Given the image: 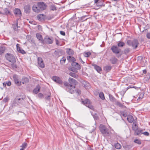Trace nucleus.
I'll use <instances>...</instances> for the list:
<instances>
[{"label": "nucleus", "mask_w": 150, "mask_h": 150, "mask_svg": "<svg viewBox=\"0 0 150 150\" xmlns=\"http://www.w3.org/2000/svg\"><path fill=\"white\" fill-rule=\"evenodd\" d=\"M127 44L129 46H132L134 49H135L138 47L139 43L137 40L134 39L133 40H128Z\"/></svg>", "instance_id": "1"}, {"label": "nucleus", "mask_w": 150, "mask_h": 150, "mask_svg": "<svg viewBox=\"0 0 150 150\" xmlns=\"http://www.w3.org/2000/svg\"><path fill=\"white\" fill-rule=\"evenodd\" d=\"M5 57L8 61L12 63H15L16 59L15 57L11 54L7 53L5 55Z\"/></svg>", "instance_id": "2"}, {"label": "nucleus", "mask_w": 150, "mask_h": 150, "mask_svg": "<svg viewBox=\"0 0 150 150\" xmlns=\"http://www.w3.org/2000/svg\"><path fill=\"white\" fill-rule=\"evenodd\" d=\"M99 128L101 132L104 135H107L109 134V131L108 129L105 125L102 124L100 125Z\"/></svg>", "instance_id": "3"}, {"label": "nucleus", "mask_w": 150, "mask_h": 150, "mask_svg": "<svg viewBox=\"0 0 150 150\" xmlns=\"http://www.w3.org/2000/svg\"><path fill=\"white\" fill-rule=\"evenodd\" d=\"M104 1L103 0H94V9H98L103 5Z\"/></svg>", "instance_id": "4"}, {"label": "nucleus", "mask_w": 150, "mask_h": 150, "mask_svg": "<svg viewBox=\"0 0 150 150\" xmlns=\"http://www.w3.org/2000/svg\"><path fill=\"white\" fill-rule=\"evenodd\" d=\"M82 103L86 106L91 110H94L93 107L91 105V102L88 99H86L82 101Z\"/></svg>", "instance_id": "5"}, {"label": "nucleus", "mask_w": 150, "mask_h": 150, "mask_svg": "<svg viewBox=\"0 0 150 150\" xmlns=\"http://www.w3.org/2000/svg\"><path fill=\"white\" fill-rule=\"evenodd\" d=\"M13 77L15 83L18 86H21V81H20V77L16 74H14L13 75Z\"/></svg>", "instance_id": "6"}, {"label": "nucleus", "mask_w": 150, "mask_h": 150, "mask_svg": "<svg viewBox=\"0 0 150 150\" xmlns=\"http://www.w3.org/2000/svg\"><path fill=\"white\" fill-rule=\"evenodd\" d=\"M52 80L61 86L62 87L63 82L59 77L57 76H53L52 78Z\"/></svg>", "instance_id": "7"}, {"label": "nucleus", "mask_w": 150, "mask_h": 150, "mask_svg": "<svg viewBox=\"0 0 150 150\" xmlns=\"http://www.w3.org/2000/svg\"><path fill=\"white\" fill-rule=\"evenodd\" d=\"M38 7L40 11L45 10L47 7L46 4L43 2H40L38 3Z\"/></svg>", "instance_id": "8"}, {"label": "nucleus", "mask_w": 150, "mask_h": 150, "mask_svg": "<svg viewBox=\"0 0 150 150\" xmlns=\"http://www.w3.org/2000/svg\"><path fill=\"white\" fill-rule=\"evenodd\" d=\"M69 86H71L74 87V88H75V86L77 83V81L75 79L70 78L69 79Z\"/></svg>", "instance_id": "9"}, {"label": "nucleus", "mask_w": 150, "mask_h": 150, "mask_svg": "<svg viewBox=\"0 0 150 150\" xmlns=\"http://www.w3.org/2000/svg\"><path fill=\"white\" fill-rule=\"evenodd\" d=\"M111 50L112 52L115 54L119 53L121 51V49L117 46H112L111 48Z\"/></svg>", "instance_id": "10"}, {"label": "nucleus", "mask_w": 150, "mask_h": 150, "mask_svg": "<svg viewBox=\"0 0 150 150\" xmlns=\"http://www.w3.org/2000/svg\"><path fill=\"white\" fill-rule=\"evenodd\" d=\"M38 64L39 67L41 68H43L45 67V64L42 58L38 57Z\"/></svg>", "instance_id": "11"}, {"label": "nucleus", "mask_w": 150, "mask_h": 150, "mask_svg": "<svg viewBox=\"0 0 150 150\" xmlns=\"http://www.w3.org/2000/svg\"><path fill=\"white\" fill-rule=\"evenodd\" d=\"M44 44H52L53 42V40L52 38H45L44 39Z\"/></svg>", "instance_id": "12"}, {"label": "nucleus", "mask_w": 150, "mask_h": 150, "mask_svg": "<svg viewBox=\"0 0 150 150\" xmlns=\"http://www.w3.org/2000/svg\"><path fill=\"white\" fill-rule=\"evenodd\" d=\"M13 13L16 16L20 17L21 16V10L18 8H16L14 9Z\"/></svg>", "instance_id": "13"}, {"label": "nucleus", "mask_w": 150, "mask_h": 150, "mask_svg": "<svg viewBox=\"0 0 150 150\" xmlns=\"http://www.w3.org/2000/svg\"><path fill=\"white\" fill-rule=\"evenodd\" d=\"M36 36L37 38L40 42L43 44H44V40L43 39L42 35L39 33H37L36 34Z\"/></svg>", "instance_id": "14"}, {"label": "nucleus", "mask_w": 150, "mask_h": 150, "mask_svg": "<svg viewBox=\"0 0 150 150\" xmlns=\"http://www.w3.org/2000/svg\"><path fill=\"white\" fill-rule=\"evenodd\" d=\"M82 85L86 89H88L90 88L91 86L90 83L87 81L83 80L82 81Z\"/></svg>", "instance_id": "15"}, {"label": "nucleus", "mask_w": 150, "mask_h": 150, "mask_svg": "<svg viewBox=\"0 0 150 150\" xmlns=\"http://www.w3.org/2000/svg\"><path fill=\"white\" fill-rule=\"evenodd\" d=\"M71 65L76 70H80L81 69V66L80 64L78 63L74 62L71 63Z\"/></svg>", "instance_id": "16"}, {"label": "nucleus", "mask_w": 150, "mask_h": 150, "mask_svg": "<svg viewBox=\"0 0 150 150\" xmlns=\"http://www.w3.org/2000/svg\"><path fill=\"white\" fill-rule=\"evenodd\" d=\"M33 11L36 13H39L40 12V8L38 7V4L37 3V4H34L32 7Z\"/></svg>", "instance_id": "17"}, {"label": "nucleus", "mask_w": 150, "mask_h": 150, "mask_svg": "<svg viewBox=\"0 0 150 150\" xmlns=\"http://www.w3.org/2000/svg\"><path fill=\"white\" fill-rule=\"evenodd\" d=\"M66 53L69 56H73L74 54V51L70 48H67L66 49Z\"/></svg>", "instance_id": "18"}, {"label": "nucleus", "mask_w": 150, "mask_h": 150, "mask_svg": "<svg viewBox=\"0 0 150 150\" xmlns=\"http://www.w3.org/2000/svg\"><path fill=\"white\" fill-rule=\"evenodd\" d=\"M74 87H73V86H69L65 88V89L67 92H69V93H74Z\"/></svg>", "instance_id": "19"}, {"label": "nucleus", "mask_w": 150, "mask_h": 150, "mask_svg": "<svg viewBox=\"0 0 150 150\" xmlns=\"http://www.w3.org/2000/svg\"><path fill=\"white\" fill-rule=\"evenodd\" d=\"M24 100L22 98H18L16 97L14 100L15 103L18 104V103H21L23 102Z\"/></svg>", "instance_id": "20"}, {"label": "nucleus", "mask_w": 150, "mask_h": 150, "mask_svg": "<svg viewBox=\"0 0 150 150\" xmlns=\"http://www.w3.org/2000/svg\"><path fill=\"white\" fill-rule=\"evenodd\" d=\"M67 59L69 62H74L76 61V59L71 56H67Z\"/></svg>", "instance_id": "21"}, {"label": "nucleus", "mask_w": 150, "mask_h": 150, "mask_svg": "<svg viewBox=\"0 0 150 150\" xmlns=\"http://www.w3.org/2000/svg\"><path fill=\"white\" fill-rule=\"evenodd\" d=\"M45 18V15L43 14H40L37 16V19L40 21L44 20Z\"/></svg>", "instance_id": "22"}, {"label": "nucleus", "mask_w": 150, "mask_h": 150, "mask_svg": "<svg viewBox=\"0 0 150 150\" xmlns=\"http://www.w3.org/2000/svg\"><path fill=\"white\" fill-rule=\"evenodd\" d=\"M51 94L50 93L48 95H47V96L45 97V99L46 103L50 102L51 99Z\"/></svg>", "instance_id": "23"}, {"label": "nucleus", "mask_w": 150, "mask_h": 150, "mask_svg": "<svg viewBox=\"0 0 150 150\" xmlns=\"http://www.w3.org/2000/svg\"><path fill=\"white\" fill-rule=\"evenodd\" d=\"M21 83L23 84H25L29 82L28 79L26 77H23L22 79Z\"/></svg>", "instance_id": "24"}, {"label": "nucleus", "mask_w": 150, "mask_h": 150, "mask_svg": "<svg viewBox=\"0 0 150 150\" xmlns=\"http://www.w3.org/2000/svg\"><path fill=\"white\" fill-rule=\"evenodd\" d=\"M112 68V67L109 65L105 66L104 67V70L107 72L110 71Z\"/></svg>", "instance_id": "25"}, {"label": "nucleus", "mask_w": 150, "mask_h": 150, "mask_svg": "<svg viewBox=\"0 0 150 150\" xmlns=\"http://www.w3.org/2000/svg\"><path fill=\"white\" fill-rule=\"evenodd\" d=\"M4 15H6L7 16L11 15V13L10 11V10L8 8H4Z\"/></svg>", "instance_id": "26"}, {"label": "nucleus", "mask_w": 150, "mask_h": 150, "mask_svg": "<svg viewBox=\"0 0 150 150\" xmlns=\"http://www.w3.org/2000/svg\"><path fill=\"white\" fill-rule=\"evenodd\" d=\"M127 119L128 122L130 123H132L134 120L133 116L130 115L127 116Z\"/></svg>", "instance_id": "27"}, {"label": "nucleus", "mask_w": 150, "mask_h": 150, "mask_svg": "<svg viewBox=\"0 0 150 150\" xmlns=\"http://www.w3.org/2000/svg\"><path fill=\"white\" fill-rule=\"evenodd\" d=\"M24 11L25 13H29L30 12V7L29 6H25L24 8Z\"/></svg>", "instance_id": "28"}, {"label": "nucleus", "mask_w": 150, "mask_h": 150, "mask_svg": "<svg viewBox=\"0 0 150 150\" xmlns=\"http://www.w3.org/2000/svg\"><path fill=\"white\" fill-rule=\"evenodd\" d=\"M117 59L115 57H112L110 59L111 63L113 64H116L117 62Z\"/></svg>", "instance_id": "29"}, {"label": "nucleus", "mask_w": 150, "mask_h": 150, "mask_svg": "<svg viewBox=\"0 0 150 150\" xmlns=\"http://www.w3.org/2000/svg\"><path fill=\"white\" fill-rule=\"evenodd\" d=\"M40 87L39 85L37 86L36 88L33 90V93L35 94L38 93L40 91Z\"/></svg>", "instance_id": "30"}, {"label": "nucleus", "mask_w": 150, "mask_h": 150, "mask_svg": "<svg viewBox=\"0 0 150 150\" xmlns=\"http://www.w3.org/2000/svg\"><path fill=\"white\" fill-rule=\"evenodd\" d=\"M6 47L4 46H1L0 47V54H1L4 53Z\"/></svg>", "instance_id": "31"}, {"label": "nucleus", "mask_w": 150, "mask_h": 150, "mask_svg": "<svg viewBox=\"0 0 150 150\" xmlns=\"http://www.w3.org/2000/svg\"><path fill=\"white\" fill-rule=\"evenodd\" d=\"M69 75L72 77L75 78H77L78 77V75L76 74L73 72H70Z\"/></svg>", "instance_id": "32"}, {"label": "nucleus", "mask_w": 150, "mask_h": 150, "mask_svg": "<svg viewBox=\"0 0 150 150\" xmlns=\"http://www.w3.org/2000/svg\"><path fill=\"white\" fill-rule=\"evenodd\" d=\"M94 69L98 72H99L100 71H101L102 70L101 68L100 67L98 66H97L95 64H94Z\"/></svg>", "instance_id": "33"}, {"label": "nucleus", "mask_w": 150, "mask_h": 150, "mask_svg": "<svg viewBox=\"0 0 150 150\" xmlns=\"http://www.w3.org/2000/svg\"><path fill=\"white\" fill-rule=\"evenodd\" d=\"M99 97L102 100H104L105 99L104 95L103 92H100L99 93Z\"/></svg>", "instance_id": "34"}, {"label": "nucleus", "mask_w": 150, "mask_h": 150, "mask_svg": "<svg viewBox=\"0 0 150 150\" xmlns=\"http://www.w3.org/2000/svg\"><path fill=\"white\" fill-rule=\"evenodd\" d=\"M125 44L122 42H119L117 44V46L120 47H122L125 46Z\"/></svg>", "instance_id": "35"}, {"label": "nucleus", "mask_w": 150, "mask_h": 150, "mask_svg": "<svg viewBox=\"0 0 150 150\" xmlns=\"http://www.w3.org/2000/svg\"><path fill=\"white\" fill-rule=\"evenodd\" d=\"M142 130L138 129L134 131V134L136 135L140 134L142 132Z\"/></svg>", "instance_id": "36"}, {"label": "nucleus", "mask_w": 150, "mask_h": 150, "mask_svg": "<svg viewBox=\"0 0 150 150\" xmlns=\"http://www.w3.org/2000/svg\"><path fill=\"white\" fill-rule=\"evenodd\" d=\"M13 29L15 31H17L18 30V23H17L14 25H13ZM19 28L20 27L19 26L18 27Z\"/></svg>", "instance_id": "37"}, {"label": "nucleus", "mask_w": 150, "mask_h": 150, "mask_svg": "<svg viewBox=\"0 0 150 150\" xmlns=\"http://www.w3.org/2000/svg\"><path fill=\"white\" fill-rule=\"evenodd\" d=\"M109 99L110 101L112 102H114L115 101V99L111 95H109Z\"/></svg>", "instance_id": "38"}, {"label": "nucleus", "mask_w": 150, "mask_h": 150, "mask_svg": "<svg viewBox=\"0 0 150 150\" xmlns=\"http://www.w3.org/2000/svg\"><path fill=\"white\" fill-rule=\"evenodd\" d=\"M115 146L117 149H120L121 147V145L118 143H116L115 145Z\"/></svg>", "instance_id": "39"}, {"label": "nucleus", "mask_w": 150, "mask_h": 150, "mask_svg": "<svg viewBox=\"0 0 150 150\" xmlns=\"http://www.w3.org/2000/svg\"><path fill=\"white\" fill-rule=\"evenodd\" d=\"M66 60V59L65 57H63L60 60V63L61 64H63L65 63Z\"/></svg>", "instance_id": "40"}, {"label": "nucleus", "mask_w": 150, "mask_h": 150, "mask_svg": "<svg viewBox=\"0 0 150 150\" xmlns=\"http://www.w3.org/2000/svg\"><path fill=\"white\" fill-rule=\"evenodd\" d=\"M91 54V53L90 52H87L83 53L84 56L86 57H88Z\"/></svg>", "instance_id": "41"}, {"label": "nucleus", "mask_w": 150, "mask_h": 150, "mask_svg": "<svg viewBox=\"0 0 150 150\" xmlns=\"http://www.w3.org/2000/svg\"><path fill=\"white\" fill-rule=\"evenodd\" d=\"M130 52V50L129 48H127L125 49L124 50V53L125 54H127Z\"/></svg>", "instance_id": "42"}, {"label": "nucleus", "mask_w": 150, "mask_h": 150, "mask_svg": "<svg viewBox=\"0 0 150 150\" xmlns=\"http://www.w3.org/2000/svg\"><path fill=\"white\" fill-rule=\"evenodd\" d=\"M27 145V144L26 142H24L22 144L21 147L25 149L26 148Z\"/></svg>", "instance_id": "43"}, {"label": "nucleus", "mask_w": 150, "mask_h": 150, "mask_svg": "<svg viewBox=\"0 0 150 150\" xmlns=\"http://www.w3.org/2000/svg\"><path fill=\"white\" fill-rule=\"evenodd\" d=\"M50 8L51 10L52 11L55 10L56 9V7L54 5H51L50 7Z\"/></svg>", "instance_id": "44"}, {"label": "nucleus", "mask_w": 150, "mask_h": 150, "mask_svg": "<svg viewBox=\"0 0 150 150\" xmlns=\"http://www.w3.org/2000/svg\"><path fill=\"white\" fill-rule=\"evenodd\" d=\"M74 93H75L78 95H79L81 93V91L80 90L77 89L74 91Z\"/></svg>", "instance_id": "45"}, {"label": "nucleus", "mask_w": 150, "mask_h": 150, "mask_svg": "<svg viewBox=\"0 0 150 150\" xmlns=\"http://www.w3.org/2000/svg\"><path fill=\"white\" fill-rule=\"evenodd\" d=\"M38 96L40 98H43V95L41 93H39L38 95Z\"/></svg>", "instance_id": "46"}, {"label": "nucleus", "mask_w": 150, "mask_h": 150, "mask_svg": "<svg viewBox=\"0 0 150 150\" xmlns=\"http://www.w3.org/2000/svg\"><path fill=\"white\" fill-rule=\"evenodd\" d=\"M14 63H12L11 64V67L13 69L16 68H17V65Z\"/></svg>", "instance_id": "47"}, {"label": "nucleus", "mask_w": 150, "mask_h": 150, "mask_svg": "<svg viewBox=\"0 0 150 150\" xmlns=\"http://www.w3.org/2000/svg\"><path fill=\"white\" fill-rule=\"evenodd\" d=\"M18 52L23 54H24L26 53L25 51L21 48L19 50Z\"/></svg>", "instance_id": "48"}, {"label": "nucleus", "mask_w": 150, "mask_h": 150, "mask_svg": "<svg viewBox=\"0 0 150 150\" xmlns=\"http://www.w3.org/2000/svg\"><path fill=\"white\" fill-rule=\"evenodd\" d=\"M8 100L9 99L7 97H6L3 99V100L2 101V102L6 103L8 101Z\"/></svg>", "instance_id": "49"}, {"label": "nucleus", "mask_w": 150, "mask_h": 150, "mask_svg": "<svg viewBox=\"0 0 150 150\" xmlns=\"http://www.w3.org/2000/svg\"><path fill=\"white\" fill-rule=\"evenodd\" d=\"M134 142L138 144H141V142L140 140L138 139H136L134 141Z\"/></svg>", "instance_id": "50"}, {"label": "nucleus", "mask_w": 150, "mask_h": 150, "mask_svg": "<svg viewBox=\"0 0 150 150\" xmlns=\"http://www.w3.org/2000/svg\"><path fill=\"white\" fill-rule=\"evenodd\" d=\"M117 104L118 105L121 107H122L123 106V105L122 104L118 102H117Z\"/></svg>", "instance_id": "51"}, {"label": "nucleus", "mask_w": 150, "mask_h": 150, "mask_svg": "<svg viewBox=\"0 0 150 150\" xmlns=\"http://www.w3.org/2000/svg\"><path fill=\"white\" fill-rule=\"evenodd\" d=\"M146 78H147V79L148 80H149L150 79V73H148L147 74Z\"/></svg>", "instance_id": "52"}, {"label": "nucleus", "mask_w": 150, "mask_h": 150, "mask_svg": "<svg viewBox=\"0 0 150 150\" xmlns=\"http://www.w3.org/2000/svg\"><path fill=\"white\" fill-rule=\"evenodd\" d=\"M143 95H144L142 93H141L140 95V96L137 99V100H138L140 99H142V98H143Z\"/></svg>", "instance_id": "53"}, {"label": "nucleus", "mask_w": 150, "mask_h": 150, "mask_svg": "<svg viewBox=\"0 0 150 150\" xmlns=\"http://www.w3.org/2000/svg\"><path fill=\"white\" fill-rule=\"evenodd\" d=\"M64 85L66 86V88L68 86H69V84L67 82H64Z\"/></svg>", "instance_id": "54"}, {"label": "nucleus", "mask_w": 150, "mask_h": 150, "mask_svg": "<svg viewBox=\"0 0 150 150\" xmlns=\"http://www.w3.org/2000/svg\"><path fill=\"white\" fill-rule=\"evenodd\" d=\"M142 133L144 135L146 136H148L149 135V133L148 132H145L143 133Z\"/></svg>", "instance_id": "55"}, {"label": "nucleus", "mask_w": 150, "mask_h": 150, "mask_svg": "<svg viewBox=\"0 0 150 150\" xmlns=\"http://www.w3.org/2000/svg\"><path fill=\"white\" fill-rule=\"evenodd\" d=\"M86 17L85 16H83L81 18V20L82 21H84L86 20L87 19V18L85 19V18Z\"/></svg>", "instance_id": "56"}, {"label": "nucleus", "mask_w": 150, "mask_h": 150, "mask_svg": "<svg viewBox=\"0 0 150 150\" xmlns=\"http://www.w3.org/2000/svg\"><path fill=\"white\" fill-rule=\"evenodd\" d=\"M132 129L133 130L135 131L136 130L138 129L137 128V126L135 127V126H133Z\"/></svg>", "instance_id": "57"}, {"label": "nucleus", "mask_w": 150, "mask_h": 150, "mask_svg": "<svg viewBox=\"0 0 150 150\" xmlns=\"http://www.w3.org/2000/svg\"><path fill=\"white\" fill-rule=\"evenodd\" d=\"M60 34L61 35L63 36H65V32L63 31H60Z\"/></svg>", "instance_id": "58"}, {"label": "nucleus", "mask_w": 150, "mask_h": 150, "mask_svg": "<svg viewBox=\"0 0 150 150\" xmlns=\"http://www.w3.org/2000/svg\"><path fill=\"white\" fill-rule=\"evenodd\" d=\"M146 37L149 39H150V33H148L146 34Z\"/></svg>", "instance_id": "59"}, {"label": "nucleus", "mask_w": 150, "mask_h": 150, "mask_svg": "<svg viewBox=\"0 0 150 150\" xmlns=\"http://www.w3.org/2000/svg\"><path fill=\"white\" fill-rule=\"evenodd\" d=\"M6 85L8 86H9L11 85V83L10 81H9L7 82L6 83Z\"/></svg>", "instance_id": "60"}, {"label": "nucleus", "mask_w": 150, "mask_h": 150, "mask_svg": "<svg viewBox=\"0 0 150 150\" xmlns=\"http://www.w3.org/2000/svg\"><path fill=\"white\" fill-rule=\"evenodd\" d=\"M76 69H74V67H72L71 69V71H72L76 72L77 71L76 70Z\"/></svg>", "instance_id": "61"}, {"label": "nucleus", "mask_w": 150, "mask_h": 150, "mask_svg": "<svg viewBox=\"0 0 150 150\" xmlns=\"http://www.w3.org/2000/svg\"><path fill=\"white\" fill-rule=\"evenodd\" d=\"M27 38L28 40H29L31 38V36L30 35H28L27 36Z\"/></svg>", "instance_id": "62"}, {"label": "nucleus", "mask_w": 150, "mask_h": 150, "mask_svg": "<svg viewBox=\"0 0 150 150\" xmlns=\"http://www.w3.org/2000/svg\"><path fill=\"white\" fill-rule=\"evenodd\" d=\"M98 117L96 115V114H95V115H94V120H97L98 119Z\"/></svg>", "instance_id": "63"}, {"label": "nucleus", "mask_w": 150, "mask_h": 150, "mask_svg": "<svg viewBox=\"0 0 150 150\" xmlns=\"http://www.w3.org/2000/svg\"><path fill=\"white\" fill-rule=\"evenodd\" d=\"M79 60L80 62L82 64H84L85 62H84L81 58H79Z\"/></svg>", "instance_id": "64"}]
</instances>
